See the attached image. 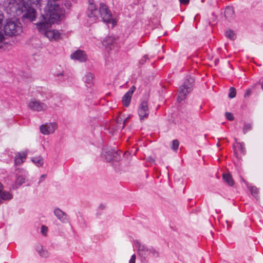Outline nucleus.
<instances>
[{
  "label": "nucleus",
  "mask_w": 263,
  "mask_h": 263,
  "mask_svg": "<svg viewBox=\"0 0 263 263\" xmlns=\"http://www.w3.org/2000/svg\"><path fill=\"white\" fill-rule=\"evenodd\" d=\"M88 10L89 11L88 16L92 18L93 21L97 20L99 16H100L102 21L106 24H111L112 27L116 25L117 20L113 17L111 11L106 4L101 3L99 9H97L96 6L91 3L89 4Z\"/></svg>",
  "instance_id": "1"
},
{
  "label": "nucleus",
  "mask_w": 263,
  "mask_h": 263,
  "mask_svg": "<svg viewBox=\"0 0 263 263\" xmlns=\"http://www.w3.org/2000/svg\"><path fill=\"white\" fill-rule=\"evenodd\" d=\"M31 0H23V3H17L15 5L10 4L7 6V11L9 13H13L17 15L24 13V19H28L30 22L34 21L36 17V12L34 8L30 6Z\"/></svg>",
  "instance_id": "2"
},
{
  "label": "nucleus",
  "mask_w": 263,
  "mask_h": 263,
  "mask_svg": "<svg viewBox=\"0 0 263 263\" xmlns=\"http://www.w3.org/2000/svg\"><path fill=\"white\" fill-rule=\"evenodd\" d=\"M44 21L36 24L38 30L43 33L51 41H58L62 40L63 37L62 32L57 29H52L51 26V24L57 23L60 22L62 18L54 23L46 20L44 13L42 14Z\"/></svg>",
  "instance_id": "3"
},
{
  "label": "nucleus",
  "mask_w": 263,
  "mask_h": 263,
  "mask_svg": "<svg viewBox=\"0 0 263 263\" xmlns=\"http://www.w3.org/2000/svg\"><path fill=\"white\" fill-rule=\"evenodd\" d=\"M3 30L7 35L13 36L20 34L22 31V26L17 19L7 20Z\"/></svg>",
  "instance_id": "4"
},
{
  "label": "nucleus",
  "mask_w": 263,
  "mask_h": 263,
  "mask_svg": "<svg viewBox=\"0 0 263 263\" xmlns=\"http://www.w3.org/2000/svg\"><path fill=\"white\" fill-rule=\"evenodd\" d=\"M194 83V79L193 77H189L186 78L183 84L179 87V95L177 97L178 101H182L186 98L187 95L193 90Z\"/></svg>",
  "instance_id": "5"
},
{
  "label": "nucleus",
  "mask_w": 263,
  "mask_h": 263,
  "mask_svg": "<svg viewBox=\"0 0 263 263\" xmlns=\"http://www.w3.org/2000/svg\"><path fill=\"white\" fill-rule=\"evenodd\" d=\"M28 108L34 111L44 112L47 110V105L35 99H32L28 102Z\"/></svg>",
  "instance_id": "6"
},
{
  "label": "nucleus",
  "mask_w": 263,
  "mask_h": 263,
  "mask_svg": "<svg viewBox=\"0 0 263 263\" xmlns=\"http://www.w3.org/2000/svg\"><path fill=\"white\" fill-rule=\"evenodd\" d=\"M138 114L141 121H145L148 118V101L141 102L138 109Z\"/></svg>",
  "instance_id": "7"
},
{
  "label": "nucleus",
  "mask_w": 263,
  "mask_h": 263,
  "mask_svg": "<svg viewBox=\"0 0 263 263\" xmlns=\"http://www.w3.org/2000/svg\"><path fill=\"white\" fill-rule=\"evenodd\" d=\"M58 125L55 122L47 123L40 126V131L43 135L53 134L57 129Z\"/></svg>",
  "instance_id": "8"
},
{
  "label": "nucleus",
  "mask_w": 263,
  "mask_h": 263,
  "mask_svg": "<svg viewBox=\"0 0 263 263\" xmlns=\"http://www.w3.org/2000/svg\"><path fill=\"white\" fill-rule=\"evenodd\" d=\"M70 58L72 60H78L80 62H85L87 60V55L86 53L81 50H77L72 53Z\"/></svg>",
  "instance_id": "9"
},
{
  "label": "nucleus",
  "mask_w": 263,
  "mask_h": 263,
  "mask_svg": "<svg viewBox=\"0 0 263 263\" xmlns=\"http://www.w3.org/2000/svg\"><path fill=\"white\" fill-rule=\"evenodd\" d=\"M136 87L134 86H133L130 88L129 90L125 93V94L123 96L122 102L123 105L125 107H128L131 101V99L133 96V95L135 91L136 90Z\"/></svg>",
  "instance_id": "10"
},
{
  "label": "nucleus",
  "mask_w": 263,
  "mask_h": 263,
  "mask_svg": "<svg viewBox=\"0 0 263 263\" xmlns=\"http://www.w3.org/2000/svg\"><path fill=\"white\" fill-rule=\"evenodd\" d=\"M115 43L116 38L112 36H108L103 39L102 45L107 50L109 51L114 49Z\"/></svg>",
  "instance_id": "11"
},
{
  "label": "nucleus",
  "mask_w": 263,
  "mask_h": 263,
  "mask_svg": "<svg viewBox=\"0 0 263 263\" xmlns=\"http://www.w3.org/2000/svg\"><path fill=\"white\" fill-rule=\"evenodd\" d=\"M27 154V151L16 153L14 158L15 164L18 165L22 164L25 161Z\"/></svg>",
  "instance_id": "12"
},
{
  "label": "nucleus",
  "mask_w": 263,
  "mask_h": 263,
  "mask_svg": "<svg viewBox=\"0 0 263 263\" xmlns=\"http://www.w3.org/2000/svg\"><path fill=\"white\" fill-rule=\"evenodd\" d=\"M54 215L62 222H66L67 220V215L59 208H56L53 211Z\"/></svg>",
  "instance_id": "13"
},
{
  "label": "nucleus",
  "mask_w": 263,
  "mask_h": 263,
  "mask_svg": "<svg viewBox=\"0 0 263 263\" xmlns=\"http://www.w3.org/2000/svg\"><path fill=\"white\" fill-rule=\"evenodd\" d=\"M94 75L93 73L88 72H86L83 77V81L87 86H90L93 83Z\"/></svg>",
  "instance_id": "14"
},
{
  "label": "nucleus",
  "mask_w": 263,
  "mask_h": 263,
  "mask_svg": "<svg viewBox=\"0 0 263 263\" xmlns=\"http://www.w3.org/2000/svg\"><path fill=\"white\" fill-rule=\"evenodd\" d=\"M224 16L228 21H231L234 18L235 13L232 7L228 6L226 8L224 11Z\"/></svg>",
  "instance_id": "15"
},
{
  "label": "nucleus",
  "mask_w": 263,
  "mask_h": 263,
  "mask_svg": "<svg viewBox=\"0 0 263 263\" xmlns=\"http://www.w3.org/2000/svg\"><path fill=\"white\" fill-rule=\"evenodd\" d=\"M31 161L37 167L42 166L44 163V159L40 156L32 158Z\"/></svg>",
  "instance_id": "16"
},
{
  "label": "nucleus",
  "mask_w": 263,
  "mask_h": 263,
  "mask_svg": "<svg viewBox=\"0 0 263 263\" xmlns=\"http://www.w3.org/2000/svg\"><path fill=\"white\" fill-rule=\"evenodd\" d=\"M222 178L230 186L233 185L234 181L230 174H223Z\"/></svg>",
  "instance_id": "17"
},
{
  "label": "nucleus",
  "mask_w": 263,
  "mask_h": 263,
  "mask_svg": "<svg viewBox=\"0 0 263 263\" xmlns=\"http://www.w3.org/2000/svg\"><path fill=\"white\" fill-rule=\"evenodd\" d=\"M115 153L112 151L105 152L104 154L105 159L107 162L111 161L114 157Z\"/></svg>",
  "instance_id": "18"
},
{
  "label": "nucleus",
  "mask_w": 263,
  "mask_h": 263,
  "mask_svg": "<svg viewBox=\"0 0 263 263\" xmlns=\"http://www.w3.org/2000/svg\"><path fill=\"white\" fill-rule=\"evenodd\" d=\"M0 197L2 199L8 200L12 198V195L9 192L1 191L0 193Z\"/></svg>",
  "instance_id": "19"
},
{
  "label": "nucleus",
  "mask_w": 263,
  "mask_h": 263,
  "mask_svg": "<svg viewBox=\"0 0 263 263\" xmlns=\"http://www.w3.org/2000/svg\"><path fill=\"white\" fill-rule=\"evenodd\" d=\"M25 182V178L23 176H18L15 181L14 187L17 188L18 186L21 185Z\"/></svg>",
  "instance_id": "20"
},
{
  "label": "nucleus",
  "mask_w": 263,
  "mask_h": 263,
  "mask_svg": "<svg viewBox=\"0 0 263 263\" xmlns=\"http://www.w3.org/2000/svg\"><path fill=\"white\" fill-rule=\"evenodd\" d=\"M237 140L236 139L235 141L236 143L237 144V146L238 147V148L240 150L241 152L245 154L246 153V148L245 146V143L243 142H238Z\"/></svg>",
  "instance_id": "21"
},
{
  "label": "nucleus",
  "mask_w": 263,
  "mask_h": 263,
  "mask_svg": "<svg viewBox=\"0 0 263 263\" xmlns=\"http://www.w3.org/2000/svg\"><path fill=\"white\" fill-rule=\"evenodd\" d=\"M4 15L3 13L0 12V43L3 40L4 36L3 34L1 33V29L2 27V22L4 20Z\"/></svg>",
  "instance_id": "22"
},
{
  "label": "nucleus",
  "mask_w": 263,
  "mask_h": 263,
  "mask_svg": "<svg viewBox=\"0 0 263 263\" xmlns=\"http://www.w3.org/2000/svg\"><path fill=\"white\" fill-rule=\"evenodd\" d=\"M226 36L231 40H234L235 38V34L234 31L231 30H228L226 32Z\"/></svg>",
  "instance_id": "23"
},
{
  "label": "nucleus",
  "mask_w": 263,
  "mask_h": 263,
  "mask_svg": "<svg viewBox=\"0 0 263 263\" xmlns=\"http://www.w3.org/2000/svg\"><path fill=\"white\" fill-rule=\"evenodd\" d=\"M179 145V142L177 140H174L172 142L171 148L176 151L178 149Z\"/></svg>",
  "instance_id": "24"
},
{
  "label": "nucleus",
  "mask_w": 263,
  "mask_h": 263,
  "mask_svg": "<svg viewBox=\"0 0 263 263\" xmlns=\"http://www.w3.org/2000/svg\"><path fill=\"white\" fill-rule=\"evenodd\" d=\"M36 249L41 256L46 257L48 256V252L46 251L43 250L41 246H39Z\"/></svg>",
  "instance_id": "25"
},
{
  "label": "nucleus",
  "mask_w": 263,
  "mask_h": 263,
  "mask_svg": "<svg viewBox=\"0 0 263 263\" xmlns=\"http://www.w3.org/2000/svg\"><path fill=\"white\" fill-rule=\"evenodd\" d=\"M252 124L251 123H245L243 128V133L246 134L248 132L252 129Z\"/></svg>",
  "instance_id": "26"
},
{
  "label": "nucleus",
  "mask_w": 263,
  "mask_h": 263,
  "mask_svg": "<svg viewBox=\"0 0 263 263\" xmlns=\"http://www.w3.org/2000/svg\"><path fill=\"white\" fill-rule=\"evenodd\" d=\"M250 191L251 192V194L256 197L258 194V190L256 187L251 186L250 188Z\"/></svg>",
  "instance_id": "27"
},
{
  "label": "nucleus",
  "mask_w": 263,
  "mask_h": 263,
  "mask_svg": "<svg viewBox=\"0 0 263 263\" xmlns=\"http://www.w3.org/2000/svg\"><path fill=\"white\" fill-rule=\"evenodd\" d=\"M236 89L234 87H231L229 89V97L234 98L236 96Z\"/></svg>",
  "instance_id": "28"
},
{
  "label": "nucleus",
  "mask_w": 263,
  "mask_h": 263,
  "mask_svg": "<svg viewBox=\"0 0 263 263\" xmlns=\"http://www.w3.org/2000/svg\"><path fill=\"white\" fill-rule=\"evenodd\" d=\"M149 253L151 254L154 257H157L159 256V252L153 248L149 249Z\"/></svg>",
  "instance_id": "29"
},
{
  "label": "nucleus",
  "mask_w": 263,
  "mask_h": 263,
  "mask_svg": "<svg viewBox=\"0 0 263 263\" xmlns=\"http://www.w3.org/2000/svg\"><path fill=\"white\" fill-rule=\"evenodd\" d=\"M35 3L36 7L40 9H41L42 7L44 5V3L42 0H35Z\"/></svg>",
  "instance_id": "30"
},
{
  "label": "nucleus",
  "mask_w": 263,
  "mask_h": 263,
  "mask_svg": "<svg viewBox=\"0 0 263 263\" xmlns=\"http://www.w3.org/2000/svg\"><path fill=\"white\" fill-rule=\"evenodd\" d=\"M225 116L226 118L230 121H232L234 120V116L231 112H226Z\"/></svg>",
  "instance_id": "31"
},
{
  "label": "nucleus",
  "mask_w": 263,
  "mask_h": 263,
  "mask_svg": "<svg viewBox=\"0 0 263 263\" xmlns=\"http://www.w3.org/2000/svg\"><path fill=\"white\" fill-rule=\"evenodd\" d=\"M48 231V228L45 226H43L41 228V233L43 235H46Z\"/></svg>",
  "instance_id": "32"
},
{
  "label": "nucleus",
  "mask_w": 263,
  "mask_h": 263,
  "mask_svg": "<svg viewBox=\"0 0 263 263\" xmlns=\"http://www.w3.org/2000/svg\"><path fill=\"white\" fill-rule=\"evenodd\" d=\"M23 3V0H10V2L9 3L8 6H9L10 4H14V5H15L17 3Z\"/></svg>",
  "instance_id": "33"
},
{
  "label": "nucleus",
  "mask_w": 263,
  "mask_h": 263,
  "mask_svg": "<svg viewBox=\"0 0 263 263\" xmlns=\"http://www.w3.org/2000/svg\"><path fill=\"white\" fill-rule=\"evenodd\" d=\"M143 246L139 245L138 247V251L140 255L142 256L143 255Z\"/></svg>",
  "instance_id": "34"
},
{
  "label": "nucleus",
  "mask_w": 263,
  "mask_h": 263,
  "mask_svg": "<svg viewBox=\"0 0 263 263\" xmlns=\"http://www.w3.org/2000/svg\"><path fill=\"white\" fill-rule=\"evenodd\" d=\"M136 255L135 254L133 255L129 261V263H135L136 262Z\"/></svg>",
  "instance_id": "35"
},
{
  "label": "nucleus",
  "mask_w": 263,
  "mask_h": 263,
  "mask_svg": "<svg viewBox=\"0 0 263 263\" xmlns=\"http://www.w3.org/2000/svg\"><path fill=\"white\" fill-rule=\"evenodd\" d=\"M251 94V90L250 89L247 90L246 92L245 93L244 97L245 98H247L249 97Z\"/></svg>",
  "instance_id": "36"
},
{
  "label": "nucleus",
  "mask_w": 263,
  "mask_h": 263,
  "mask_svg": "<svg viewBox=\"0 0 263 263\" xmlns=\"http://www.w3.org/2000/svg\"><path fill=\"white\" fill-rule=\"evenodd\" d=\"M179 1L180 3L186 5L189 4L190 0H179Z\"/></svg>",
  "instance_id": "37"
},
{
  "label": "nucleus",
  "mask_w": 263,
  "mask_h": 263,
  "mask_svg": "<svg viewBox=\"0 0 263 263\" xmlns=\"http://www.w3.org/2000/svg\"><path fill=\"white\" fill-rule=\"evenodd\" d=\"M45 175H42L41 176V179H44L45 178Z\"/></svg>",
  "instance_id": "38"
},
{
  "label": "nucleus",
  "mask_w": 263,
  "mask_h": 263,
  "mask_svg": "<svg viewBox=\"0 0 263 263\" xmlns=\"http://www.w3.org/2000/svg\"><path fill=\"white\" fill-rule=\"evenodd\" d=\"M128 117L126 118L125 119V120H124V122H127V120H128Z\"/></svg>",
  "instance_id": "39"
},
{
  "label": "nucleus",
  "mask_w": 263,
  "mask_h": 263,
  "mask_svg": "<svg viewBox=\"0 0 263 263\" xmlns=\"http://www.w3.org/2000/svg\"><path fill=\"white\" fill-rule=\"evenodd\" d=\"M261 88L263 90V81L261 83Z\"/></svg>",
  "instance_id": "40"
}]
</instances>
